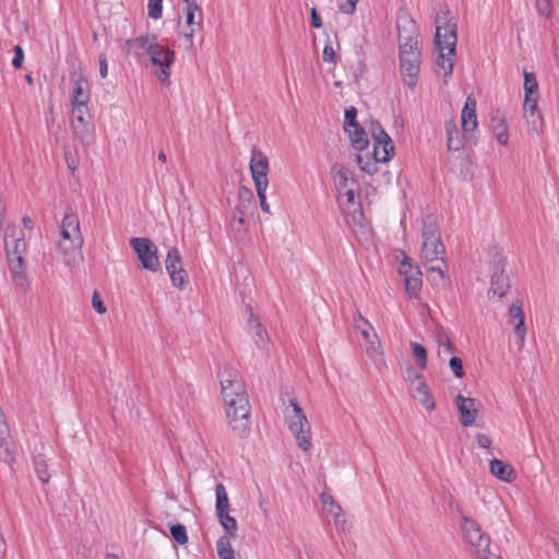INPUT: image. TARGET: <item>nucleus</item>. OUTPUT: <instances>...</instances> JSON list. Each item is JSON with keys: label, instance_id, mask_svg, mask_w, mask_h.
I'll list each match as a JSON object with an SVG mask.
<instances>
[{"label": "nucleus", "instance_id": "obj_60", "mask_svg": "<svg viewBox=\"0 0 559 559\" xmlns=\"http://www.w3.org/2000/svg\"><path fill=\"white\" fill-rule=\"evenodd\" d=\"M362 218H364V212L359 205L358 210L354 211V213L352 215V221H348V224L355 223V224H358L360 227H362V222H361Z\"/></svg>", "mask_w": 559, "mask_h": 559}, {"label": "nucleus", "instance_id": "obj_49", "mask_svg": "<svg viewBox=\"0 0 559 559\" xmlns=\"http://www.w3.org/2000/svg\"><path fill=\"white\" fill-rule=\"evenodd\" d=\"M536 10L540 15L550 17L552 15L551 0H535Z\"/></svg>", "mask_w": 559, "mask_h": 559}, {"label": "nucleus", "instance_id": "obj_55", "mask_svg": "<svg viewBox=\"0 0 559 559\" xmlns=\"http://www.w3.org/2000/svg\"><path fill=\"white\" fill-rule=\"evenodd\" d=\"M23 60H24V52H23L22 47L15 46L14 47V57L11 62L12 67L15 69L21 68Z\"/></svg>", "mask_w": 559, "mask_h": 559}, {"label": "nucleus", "instance_id": "obj_41", "mask_svg": "<svg viewBox=\"0 0 559 559\" xmlns=\"http://www.w3.org/2000/svg\"><path fill=\"white\" fill-rule=\"evenodd\" d=\"M524 94H535L538 91V83L533 72L524 71Z\"/></svg>", "mask_w": 559, "mask_h": 559}, {"label": "nucleus", "instance_id": "obj_50", "mask_svg": "<svg viewBox=\"0 0 559 559\" xmlns=\"http://www.w3.org/2000/svg\"><path fill=\"white\" fill-rule=\"evenodd\" d=\"M334 516V526L338 533H346L350 530V522L343 515H333Z\"/></svg>", "mask_w": 559, "mask_h": 559}, {"label": "nucleus", "instance_id": "obj_18", "mask_svg": "<svg viewBox=\"0 0 559 559\" xmlns=\"http://www.w3.org/2000/svg\"><path fill=\"white\" fill-rule=\"evenodd\" d=\"M508 323L513 325L514 333L518 336L520 344L523 345L526 338L525 313L522 308V302H513L508 310Z\"/></svg>", "mask_w": 559, "mask_h": 559}, {"label": "nucleus", "instance_id": "obj_57", "mask_svg": "<svg viewBox=\"0 0 559 559\" xmlns=\"http://www.w3.org/2000/svg\"><path fill=\"white\" fill-rule=\"evenodd\" d=\"M99 74L103 79L108 75V61L106 55H99Z\"/></svg>", "mask_w": 559, "mask_h": 559}, {"label": "nucleus", "instance_id": "obj_29", "mask_svg": "<svg viewBox=\"0 0 559 559\" xmlns=\"http://www.w3.org/2000/svg\"><path fill=\"white\" fill-rule=\"evenodd\" d=\"M345 131L348 133L350 145L356 151L361 152L368 147V145H369L368 134L360 124L350 127L349 130H345Z\"/></svg>", "mask_w": 559, "mask_h": 559}, {"label": "nucleus", "instance_id": "obj_33", "mask_svg": "<svg viewBox=\"0 0 559 559\" xmlns=\"http://www.w3.org/2000/svg\"><path fill=\"white\" fill-rule=\"evenodd\" d=\"M249 207L250 206L241 205V204H237V206L235 207L231 218H230V223H229L230 228L235 233L241 234L243 231L242 227L245 225V214Z\"/></svg>", "mask_w": 559, "mask_h": 559}, {"label": "nucleus", "instance_id": "obj_1", "mask_svg": "<svg viewBox=\"0 0 559 559\" xmlns=\"http://www.w3.org/2000/svg\"><path fill=\"white\" fill-rule=\"evenodd\" d=\"M219 378L228 425L236 438L247 439L251 431V406L241 374L224 368Z\"/></svg>", "mask_w": 559, "mask_h": 559}, {"label": "nucleus", "instance_id": "obj_5", "mask_svg": "<svg viewBox=\"0 0 559 559\" xmlns=\"http://www.w3.org/2000/svg\"><path fill=\"white\" fill-rule=\"evenodd\" d=\"M60 236L58 250L62 255L64 264L71 269L78 267L83 261L82 247L84 238L76 213L70 211L64 214L60 224Z\"/></svg>", "mask_w": 559, "mask_h": 559}, {"label": "nucleus", "instance_id": "obj_48", "mask_svg": "<svg viewBox=\"0 0 559 559\" xmlns=\"http://www.w3.org/2000/svg\"><path fill=\"white\" fill-rule=\"evenodd\" d=\"M267 187L269 186L255 187V190H257V195H258V199H259V202H260L261 210L264 213L270 214L271 213V209H270V204L266 201V189H267Z\"/></svg>", "mask_w": 559, "mask_h": 559}, {"label": "nucleus", "instance_id": "obj_17", "mask_svg": "<svg viewBox=\"0 0 559 559\" xmlns=\"http://www.w3.org/2000/svg\"><path fill=\"white\" fill-rule=\"evenodd\" d=\"M71 124L73 131L78 136H83L87 132V126L91 122L88 104L80 102L79 104H71Z\"/></svg>", "mask_w": 559, "mask_h": 559}, {"label": "nucleus", "instance_id": "obj_36", "mask_svg": "<svg viewBox=\"0 0 559 559\" xmlns=\"http://www.w3.org/2000/svg\"><path fill=\"white\" fill-rule=\"evenodd\" d=\"M320 500L323 509L331 515H343L342 507L326 492L320 495Z\"/></svg>", "mask_w": 559, "mask_h": 559}, {"label": "nucleus", "instance_id": "obj_10", "mask_svg": "<svg viewBox=\"0 0 559 559\" xmlns=\"http://www.w3.org/2000/svg\"><path fill=\"white\" fill-rule=\"evenodd\" d=\"M130 246L141 262V267L156 273L160 269V262L157 254V247L148 238L133 237L130 239Z\"/></svg>", "mask_w": 559, "mask_h": 559}, {"label": "nucleus", "instance_id": "obj_21", "mask_svg": "<svg viewBox=\"0 0 559 559\" xmlns=\"http://www.w3.org/2000/svg\"><path fill=\"white\" fill-rule=\"evenodd\" d=\"M447 146L451 152H459L465 147V132L462 131L455 119L445 121Z\"/></svg>", "mask_w": 559, "mask_h": 559}, {"label": "nucleus", "instance_id": "obj_6", "mask_svg": "<svg viewBox=\"0 0 559 559\" xmlns=\"http://www.w3.org/2000/svg\"><path fill=\"white\" fill-rule=\"evenodd\" d=\"M5 253L9 270L14 285L22 289H29V281L26 272V253L27 246L24 236L11 237L5 236Z\"/></svg>", "mask_w": 559, "mask_h": 559}, {"label": "nucleus", "instance_id": "obj_45", "mask_svg": "<svg viewBox=\"0 0 559 559\" xmlns=\"http://www.w3.org/2000/svg\"><path fill=\"white\" fill-rule=\"evenodd\" d=\"M357 109L354 106L348 107L344 115V130H349L350 127L358 126Z\"/></svg>", "mask_w": 559, "mask_h": 559}, {"label": "nucleus", "instance_id": "obj_12", "mask_svg": "<svg viewBox=\"0 0 559 559\" xmlns=\"http://www.w3.org/2000/svg\"><path fill=\"white\" fill-rule=\"evenodd\" d=\"M249 169L254 187L269 186V158L262 151L258 150L257 147L251 150Z\"/></svg>", "mask_w": 559, "mask_h": 559}, {"label": "nucleus", "instance_id": "obj_52", "mask_svg": "<svg viewBox=\"0 0 559 559\" xmlns=\"http://www.w3.org/2000/svg\"><path fill=\"white\" fill-rule=\"evenodd\" d=\"M238 204L250 206L253 202V193L249 188L241 187L238 193Z\"/></svg>", "mask_w": 559, "mask_h": 559}, {"label": "nucleus", "instance_id": "obj_16", "mask_svg": "<svg viewBox=\"0 0 559 559\" xmlns=\"http://www.w3.org/2000/svg\"><path fill=\"white\" fill-rule=\"evenodd\" d=\"M400 273L404 276L405 288L411 297H416L421 289V272L418 266H413L405 257L401 264Z\"/></svg>", "mask_w": 559, "mask_h": 559}, {"label": "nucleus", "instance_id": "obj_43", "mask_svg": "<svg viewBox=\"0 0 559 559\" xmlns=\"http://www.w3.org/2000/svg\"><path fill=\"white\" fill-rule=\"evenodd\" d=\"M170 534L173 538L180 545H185L188 542L187 530L181 524H175L170 527Z\"/></svg>", "mask_w": 559, "mask_h": 559}, {"label": "nucleus", "instance_id": "obj_62", "mask_svg": "<svg viewBox=\"0 0 559 559\" xmlns=\"http://www.w3.org/2000/svg\"><path fill=\"white\" fill-rule=\"evenodd\" d=\"M22 223H23L24 227L27 229L32 230L34 228V222L29 216H24L22 218Z\"/></svg>", "mask_w": 559, "mask_h": 559}, {"label": "nucleus", "instance_id": "obj_27", "mask_svg": "<svg viewBox=\"0 0 559 559\" xmlns=\"http://www.w3.org/2000/svg\"><path fill=\"white\" fill-rule=\"evenodd\" d=\"M489 469L490 473L501 481L511 483L515 479L514 468L499 459L490 461Z\"/></svg>", "mask_w": 559, "mask_h": 559}, {"label": "nucleus", "instance_id": "obj_11", "mask_svg": "<svg viewBox=\"0 0 559 559\" xmlns=\"http://www.w3.org/2000/svg\"><path fill=\"white\" fill-rule=\"evenodd\" d=\"M370 132L373 139V158L377 162H389L394 154L392 139L378 121L371 122Z\"/></svg>", "mask_w": 559, "mask_h": 559}, {"label": "nucleus", "instance_id": "obj_64", "mask_svg": "<svg viewBox=\"0 0 559 559\" xmlns=\"http://www.w3.org/2000/svg\"><path fill=\"white\" fill-rule=\"evenodd\" d=\"M157 158L160 163H166L167 162V155L164 151H160L157 155Z\"/></svg>", "mask_w": 559, "mask_h": 559}, {"label": "nucleus", "instance_id": "obj_4", "mask_svg": "<svg viewBox=\"0 0 559 559\" xmlns=\"http://www.w3.org/2000/svg\"><path fill=\"white\" fill-rule=\"evenodd\" d=\"M423 245L420 258L428 273L436 274L432 281H443L448 270L445 248L441 241V235L437 225L432 222H425L421 231Z\"/></svg>", "mask_w": 559, "mask_h": 559}, {"label": "nucleus", "instance_id": "obj_40", "mask_svg": "<svg viewBox=\"0 0 559 559\" xmlns=\"http://www.w3.org/2000/svg\"><path fill=\"white\" fill-rule=\"evenodd\" d=\"M359 330H360V333H361V336L364 337V340L370 344V348L367 349V353L369 354L370 350H373L374 353H377L378 349L380 348V341L376 333H373V334L371 333V331L373 329L361 328Z\"/></svg>", "mask_w": 559, "mask_h": 559}, {"label": "nucleus", "instance_id": "obj_38", "mask_svg": "<svg viewBox=\"0 0 559 559\" xmlns=\"http://www.w3.org/2000/svg\"><path fill=\"white\" fill-rule=\"evenodd\" d=\"M216 550L219 559H236L231 543L227 537H219L216 542Z\"/></svg>", "mask_w": 559, "mask_h": 559}, {"label": "nucleus", "instance_id": "obj_44", "mask_svg": "<svg viewBox=\"0 0 559 559\" xmlns=\"http://www.w3.org/2000/svg\"><path fill=\"white\" fill-rule=\"evenodd\" d=\"M147 12L150 17L160 19L163 15V0H148Z\"/></svg>", "mask_w": 559, "mask_h": 559}, {"label": "nucleus", "instance_id": "obj_28", "mask_svg": "<svg viewBox=\"0 0 559 559\" xmlns=\"http://www.w3.org/2000/svg\"><path fill=\"white\" fill-rule=\"evenodd\" d=\"M491 130L497 141L501 145L507 146L509 143V127L503 115L497 112L491 117Z\"/></svg>", "mask_w": 559, "mask_h": 559}, {"label": "nucleus", "instance_id": "obj_54", "mask_svg": "<svg viewBox=\"0 0 559 559\" xmlns=\"http://www.w3.org/2000/svg\"><path fill=\"white\" fill-rule=\"evenodd\" d=\"M92 306H93L94 310L99 314H104L107 311V308H106L99 293L96 290L93 293V296H92Z\"/></svg>", "mask_w": 559, "mask_h": 559}, {"label": "nucleus", "instance_id": "obj_58", "mask_svg": "<svg viewBox=\"0 0 559 559\" xmlns=\"http://www.w3.org/2000/svg\"><path fill=\"white\" fill-rule=\"evenodd\" d=\"M354 321H355L357 329H361V328L372 329V325L370 324V322L367 319H365L360 313H357L354 316Z\"/></svg>", "mask_w": 559, "mask_h": 559}, {"label": "nucleus", "instance_id": "obj_9", "mask_svg": "<svg viewBox=\"0 0 559 559\" xmlns=\"http://www.w3.org/2000/svg\"><path fill=\"white\" fill-rule=\"evenodd\" d=\"M150 48L148 56L154 67V75L160 84L168 86L170 84L171 67L176 61V52L159 44L158 40Z\"/></svg>", "mask_w": 559, "mask_h": 559}, {"label": "nucleus", "instance_id": "obj_32", "mask_svg": "<svg viewBox=\"0 0 559 559\" xmlns=\"http://www.w3.org/2000/svg\"><path fill=\"white\" fill-rule=\"evenodd\" d=\"M217 518L225 531V534L222 537H227V540L230 543L231 538H235L236 534H237L236 519L234 516H230L228 512H223V514H217Z\"/></svg>", "mask_w": 559, "mask_h": 559}, {"label": "nucleus", "instance_id": "obj_63", "mask_svg": "<svg viewBox=\"0 0 559 559\" xmlns=\"http://www.w3.org/2000/svg\"><path fill=\"white\" fill-rule=\"evenodd\" d=\"M7 546L4 539L0 536V559H5Z\"/></svg>", "mask_w": 559, "mask_h": 559}, {"label": "nucleus", "instance_id": "obj_23", "mask_svg": "<svg viewBox=\"0 0 559 559\" xmlns=\"http://www.w3.org/2000/svg\"><path fill=\"white\" fill-rule=\"evenodd\" d=\"M0 460L12 465L15 462V451L12 445L9 430L0 413Z\"/></svg>", "mask_w": 559, "mask_h": 559}, {"label": "nucleus", "instance_id": "obj_51", "mask_svg": "<svg viewBox=\"0 0 559 559\" xmlns=\"http://www.w3.org/2000/svg\"><path fill=\"white\" fill-rule=\"evenodd\" d=\"M449 366L456 378L464 377L463 362L460 357L453 356L449 361Z\"/></svg>", "mask_w": 559, "mask_h": 559}, {"label": "nucleus", "instance_id": "obj_14", "mask_svg": "<svg viewBox=\"0 0 559 559\" xmlns=\"http://www.w3.org/2000/svg\"><path fill=\"white\" fill-rule=\"evenodd\" d=\"M534 94H524L523 103V117L528 128V133L538 135L544 128V118L542 115H536L538 98Z\"/></svg>", "mask_w": 559, "mask_h": 559}, {"label": "nucleus", "instance_id": "obj_30", "mask_svg": "<svg viewBox=\"0 0 559 559\" xmlns=\"http://www.w3.org/2000/svg\"><path fill=\"white\" fill-rule=\"evenodd\" d=\"M510 287L509 278L504 276L503 270L497 267L491 275V292L499 298L503 297Z\"/></svg>", "mask_w": 559, "mask_h": 559}, {"label": "nucleus", "instance_id": "obj_39", "mask_svg": "<svg viewBox=\"0 0 559 559\" xmlns=\"http://www.w3.org/2000/svg\"><path fill=\"white\" fill-rule=\"evenodd\" d=\"M378 163L373 156L372 157H369V156H366L364 157L362 155L358 154L357 155V164L360 168L361 171L364 173H367L368 175H373L378 171Z\"/></svg>", "mask_w": 559, "mask_h": 559}, {"label": "nucleus", "instance_id": "obj_37", "mask_svg": "<svg viewBox=\"0 0 559 559\" xmlns=\"http://www.w3.org/2000/svg\"><path fill=\"white\" fill-rule=\"evenodd\" d=\"M412 354L414 358L416 359V365L420 369L427 368L428 357H427V349L424 345L417 342L411 343Z\"/></svg>", "mask_w": 559, "mask_h": 559}, {"label": "nucleus", "instance_id": "obj_15", "mask_svg": "<svg viewBox=\"0 0 559 559\" xmlns=\"http://www.w3.org/2000/svg\"><path fill=\"white\" fill-rule=\"evenodd\" d=\"M157 36L153 33H146L139 37L127 39L122 49L127 56H132L135 59L143 57L144 52L148 55L151 45L156 44Z\"/></svg>", "mask_w": 559, "mask_h": 559}, {"label": "nucleus", "instance_id": "obj_25", "mask_svg": "<svg viewBox=\"0 0 559 559\" xmlns=\"http://www.w3.org/2000/svg\"><path fill=\"white\" fill-rule=\"evenodd\" d=\"M415 380L417 381V386L414 389V399H416L427 411H433L436 408V402L424 376L416 373Z\"/></svg>", "mask_w": 559, "mask_h": 559}, {"label": "nucleus", "instance_id": "obj_35", "mask_svg": "<svg viewBox=\"0 0 559 559\" xmlns=\"http://www.w3.org/2000/svg\"><path fill=\"white\" fill-rule=\"evenodd\" d=\"M165 267L167 273H174V271L182 267L181 254L177 248H171L168 250L165 260Z\"/></svg>", "mask_w": 559, "mask_h": 559}, {"label": "nucleus", "instance_id": "obj_61", "mask_svg": "<svg viewBox=\"0 0 559 559\" xmlns=\"http://www.w3.org/2000/svg\"><path fill=\"white\" fill-rule=\"evenodd\" d=\"M341 197H345L348 204H355V190L354 186L346 188L343 190V194H340Z\"/></svg>", "mask_w": 559, "mask_h": 559}, {"label": "nucleus", "instance_id": "obj_26", "mask_svg": "<svg viewBox=\"0 0 559 559\" xmlns=\"http://www.w3.org/2000/svg\"><path fill=\"white\" fill-rule=\"evenodd\" d=\"M250 314L248 318V330L250 335L252 336L255 345L259 348H265L269 344V336L266 330L263 328L260 319L252 312V309L249 308Z\"/></svg>", "mask_w": 559, "mask_h": 559}, {"label": "nucleus", "instance_id": "obj_24", "mask_svg": "<svg viewBox=\"0 0 559 559\" xmlns=\"http://www.w3.org/2000/svg\"><path fill=\"white\" fill-rule=\"evenodd\" d=\"M477 102L473 96H467L461 112V124L464 132H472L477 129L476 115Z\"/></svg>", "mask_w": 559, "mask_h": 559}, {"label": "nucleus", "instance_id": "obj_20", "mask_svg": "<svg viewBox=\"0 0 559 559\" xmlns=\"http://www.w3.org/2000/svg\"><path fill=\"white\" fill-rule=\"evenodd\" d=\"M455 405L460 412L462 425L464 427L473 426L477 416L475 400L457 394L455 397Z\"/></svg>", "mask_w": 559, "mask_h": 559}, {"label": "nucleus", "instance_id": "obj_2", "mask_svg": "<svg viewBox=\"0 0 559 559\" xmlns=\"http://www.w3.org/2000/svg\"><path fill=\"white\" fill-rule=\"evenodd\" d=\"M397 31L402 79L409 88H414L418 81L421 63L419 29L413 19L405 16L399 20Z\"/></svg>", "mask_w": 559, "mask_h": 559}, {"label": "nucleus", "instance_id": "obj_22", "mask_svg": "<svg viewBox=\"0 0 559 559\" xmlns=\"http://www.w3.org/2000/svg\"><path fill=\"white\" fill-rule=\"evenodd\" d=\"M331 175L338 194H343V190L356 185L352 173L341 163L335 162L331 166Z\"/></svg>", "mask_w": 559, "mask_h": 559}, {"label": "nucleus", "instance_id": "obj_46", "mask_svg": "<svg viewBox=\"0 0 559 559\" xmlns=\"http://www.w3.org/2000/svg\"><path fill=\"white\" fill-rule=\"evenodd\" d=\"M453 346L448 335H439L438 336V355H449L452 354Z\"/></svg>", "mask_w": 559, "mask_h": 559}, {"label": "nucleus", "instance_id": "obj_8", "mask_svg": "<svg viewBox=\"0 0 559 559\" xmlns=\"http://www.w3.org/2000/svg\"><path fill=\"white\" fill-rule=\"evenodd\" d=\"M284 415L298 447L305 452L309 451L312 447L310 425L296 399L289 400V406L285 409Z\"/></svg>", "mask_w": 559, "mask_h": 559}, {"label": "nucleus", "instance_id": "obj_59", "mask_svg": "<svg viewBox=\"0 0 559 559\" xmlns=\"http://www.w3.org/2000/svg\"><path fill=\"white\" fill-rule=\"evenodd\" d=\"M310 14H311V21H310L311 26L314 28L322 27L321 16L319 15L318 11L314 8L311 9Z\"/></svg>", "mask_w": 559, "mask_h": 559}, {"label": "nucleus", "instance_id": "obj_56", "mask_svg": "<svg viewBox=\"0 0 559 559\" xmlns=\"http://www.w3.org/2000/svg\"><path fill=\"white\" fill-rule=\"evenodd\" d=\"M476 441L479 448L489 449L492 444L491 438L486 433H477Z\"/></svg>", "mask_w": 559, "mask_h": 559}, {"label": "nucleus", "instance_id": "obj_7", "mask_svg": "<svg viewBox=\"0 0 559 559\" xmlns=\"http://www.w3.org/2000/svg\"><path fill=\"white\" fill-rule=\"evenodd\" d=\"M460 515V527L463 534V538L466 544L469 545L472 551L478 559H490V536L483 532L480 525L467 516L461 508H457Z\"/></svg>", "mask_w": 559, "mask_h": 559}, {"label": "nucleus", "instance_id": "obj_47", "mask_svg": "<svg viewBox=\"0 0 559 559\" xmlns=\"http://www.w3.org/2000/svg\"><path fill=\"white\" fill-rule=\"evenodd\" d=\"M322 58L324 62L331 64H336L338 61V57L330 41H328L323 47Z\"/></svg>", "mask_w": 559, "mask_h": 559}, {"label": "nucleus", "instance_id": "obj_34", "mask_svg": "<svg viewBox=\"0 0 559 559\" xmlns=\"http://www.w3.org/2000/svg\"><path fill=\"white\" fill-rule=\"evenodd\" d=\"M216 495V514L229 512V500L226 488L223 484H217L215 488Z\"/></svg>", "mask_w": 559, "mask_h": 559}, {"label": "nucleus", "instance_id": "obj_3", "mask_svg": "<svg viewBox=\"0 0 559 559\" xmlns=\"http://www.w3.org/2000/svg\"><path fill=\"white\" fill-rule=\"evenodd\" d=\"M435 33V50L437 51L436 73L447 81L452 75L457 43V23L449 10L437 13Z\"/></svg>", "mask_w": 559, "mask_h": 559}, {"label": "nucleus", "instance_id": "obj_19", "mask_svg": "<svg viewBox=\"0 0 559 559\" xmlns=\"http://www.w3.org/2000/svg\"><path fill=\"white\" fill-rule=\"evenodd\" d=\"M72 81V95L71 104H79L80 102L88 104L91 94L88 90V82L81 71H74L71 74Z\"/></svg>", "mask_w": 559, "mask_h": 559}, {"label": "nucleus", "instance_id": "obj_42", "mask_svg": "<svg viewBox=\"0 0 559 559\" xmlns=\"http://www.w3.org/2000/svg\"><path fill=\"white\" fill-rule=\"evenodd\" d=\"M168 274H169L171 284L175 287L182 289L186 286L187 280H188V274L183 267L174 271V273H168Z\"/></svg>", "mask_w": 559, "mask_h": 559}, {"label": "nucleus", "instance_id": "obj_31", "mask_svg": "<svg viewBox=\"0 0 559 559\" xmlns=\"http://www.w3.org/2000/svg\"><path fill=\"white\" fill-rule=\"evenodd\" d=\"M33 467L38 479L43 484H48L51 478V474L49 472L48 460L44 454L38 453L33 456Z\"/></svg>", "mask_w": 559, "mask_h": 559}, {"label": "nucleus", "instance_id": "obj_53", "mask_svg": "<svg viewBox=\"0 0 559 559\" xmlns=\"http://www.w3.org/2000/svg\"><path fill=\"white\" fill-rule=\"evenodd\" d=\"M358 0H342L338 3V11L343 14H353L356 11Z\"/></svg>", "mask_w": 559, "mask_h": 559}, {"label": "nucleus", "instance_id": "obj_13", "mask_svg": "<svg viewBox=\"0 0 559 559\" xmlns=\"http://www.w3.org/2000/svg\"><path fill=\"white\" fill-rule=\"evenodd\" d=\"M186 3V24L189 32L183 33L182 36L187 43V48L193 47V37L198 28L201 27L203 22L202 9L198 4L197 0H183Z\"/></svg>", "mask_w": 559, "mask_h": 559}]
</instances>
